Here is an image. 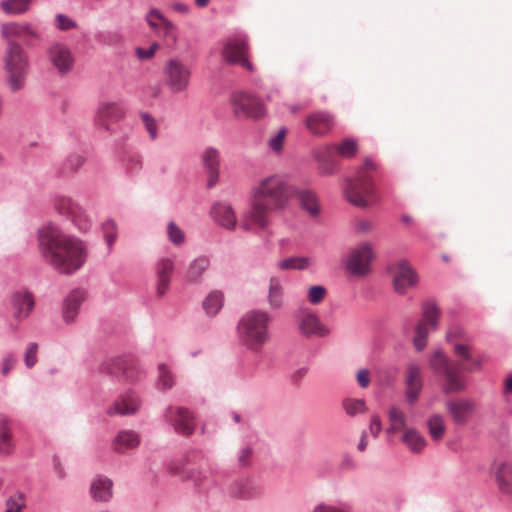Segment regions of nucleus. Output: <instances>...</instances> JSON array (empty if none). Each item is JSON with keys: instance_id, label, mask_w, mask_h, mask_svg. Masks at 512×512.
<instances>
[{"instance_id": "nucleus-1", "label": "nucleus", "mask_w": 512, "mask_h": 512, "mask_svg": "<svg viewBox=\"0 0 512 512\" xmlns=\"http://www.w3.org/2000/svg\"><path fill=\"white\" fill-rule=\"evenodd\" d=\"M38 247L43 260L58 273L71 275L86 262L88 249L84 241L48 223L38 229Z\"/></svg>"}, {"instance_id": "nucleus-2", "label": "nucleus", "mask_w": 512, "mask_h": 512, "mask_svg": "<svg viewBox=\"0 0 512 512\" xmlns=\"http://www.w3.org/2000/svg\"><path fill=\"white\" fill-rule=\"evenodd\" d=\"M293 187L278 174L263 178L252 188V199L242 216L240 227L245 231L265 230L269 226L271 212L288 206L293 197Z\"/></svg>"}, {"instance_id": "nucleus-3", "label": "nucleus", "mask_w": 512, "mask_h": 512, "mask_svg": "<svg viewBox=\"0 0 512 512\" xmlns=\"http://www.w3.org/2000/svg\"><path fill=\"white\" fill-rule=\"evenodd\" d=\"M484 356H479L465 365L461 361L450 360L442 349H436L429 360L430 368L438 378L441 390L444 394L460 393L467 387L466 377L463 372H474L480 370Z\"/></svg>"}, {"instance_id": "nucleus-4", "label": "nucleus", "mask_w": 512, "mask_h": 512, "mask_svg": "<svg viewBox=\"0 0 512 512\" xmlns=\"http://www.w3.org/2000/svg\"><path fill=\"white\" fill-rule=\"evenodd\" d=\"M3 82L11 94L22 91L27 84L30 74V58L25 49L18 42H9L3 56Z\"/></svg>"}, {"instance_id": "nucleus-5", "label": "nucleus", "mask_w": 512, "mask_h": 512, "mask_svg": "<svg viewBox=\"0 0 512 512\" xmlns=\"http://www.w3.org/2000/svg\"><path fill=\"white\" fill-rule=\"evenodd\" d=\"M269 324L268 312L258 309L246 312L237 325L240 343L250 351L259 352L270 340Z\"/></svg>"}, {"instance_id": "nucleus-6", "label": "nucleus", "mask_w": 512, "mask_h": 512, "mask_svg": "<svg viewBox=\"0 0 512 512\" xmlns=\"http://www.w3.org/2000/svg\"><path fill=\"white\" fill-rule=\"evenodd\" d=\"M376 169L372 159L367 157L364 164L357 171L353 179H349L344 188L346 199L358 207H366L372 204L374 199V184L372 172Z\"/></svg>"}, {"instance_id": "nucleus-7", "label": "nucleus", "mask_w": 512, "mask_h": 512, "mask_svg": "<svg viewBox=\"0 0 512 512\" xmlns=\"http://www.w3.org/2000/svg\"><path fill=\"white\" fill-rule=\"evenodd\" d=\"M54 210L65 219L71 221L73 226L81 233H87L93 226V219L87 211L69 196L56 194L52 198Z\"/></svg>"}, {"instance_id": "nucleus-8", "label": "nucleus", "mask_w": 512, "mask_h": 512, "mask_svg": "<svg viewBox=\"0 0 512 512\" xmlns=\"http://www.w3.org/2000/svg\"><path fill=\"white\" fill-rule=\"evenodd\" d=\"M102 373H106L119 382L133 381L140 373L135 360L128 355L107 357L99 367Z\"/></svg>"}, {"instance_id": "nucleus-9", "label": "nucleus", "mask_w": 512, "mask_h": 512, "mask_svg": "<svg viewBox=\"0 0 512 512\" xmlns=\"http://www.w3.org/2000/svg\"><path fill=\"white\" fill-rule=\"evenodd\" d=\"M247 51L248 36L241 30H236L223 42L222 56L226 62L240 64L249 71H253V66L246 57Z\"/></svg>"}, {"instance_id": "nucleus-10", "label": "nucleus", "mask_w": 512, "mask_h": 512, "mask_svg": "<svg viewBox=\"0 0 512 512\" xmlns=\"http://www.w3.org/2000/svg\"><path fill=\"white\" fill-rule=\"evenodd\" d=\"M374 257L373 245L367 241L361 242L349 251L345 260V268L353 276L365 277L371 271Z\"/></svg>"}, {"instance_id": "nucleus-11", "label": "nucleus", "mask_w": 512, "mask_h": 512, "mask_svg": "<svg viewBox=\"0 0 512 512\" xmlns=\"http://www.w3.org/2000/svg\"><path fill=\"white\" fill-rule=\"evenodd\" d=\"M166 86L172 93L186 91L190 84L191 69L180 58H170L163 68Z\"/></svg>"}, {"instance_id": "nucleus-12", "label": "nucleus", "mask_w": 512, "mask_h": 512, "mask_svg": "<svg viewBox=\"0 0 512 512\" xmlns=\"http://www.w3.org/2000/svg\"><path fill=\"white\" fill-rule=\"evenodd\" d=\"M223 494L231 500L251 501L263 495L261 485L251 477H238L228 482Z\"/></svg>"}, {"instance_id": "nucleus-13", "label": "nucleus", "mask_w": 512, "mask_h": 512, "mask_svg": "<svg viewBox=\"0 0 512 512\" xmlns=\"http://www.w3.org/2000/svg\"><path fill=\"white\" fill-rule=\"evenodd\" d=\"M230 102L233 113L236 118H260L265 113L262 101L251 94L243 92H234L231 95Z\"/></svg>"}, {"instance_id": "nucleus-14", "label": "nucleus", "mask_w": 512, "mask_h": 512, "mask_svg": "<svg viewBox=\"0 0 512 512\" xmlns=\"http://www.w3.org/2000/svg\"><path fill=\"white\" fill-rule=\"evenodd\" d=\"M163 418L178 434L190 436L195 430V416L185 407L168 406L164 410Z\"/></svg>"}, {"instance_id": "nucleus-15", "label": "nucleus", "mask_w": 512, "mask_h": 512, "mask_svg": "<svg viewBox=\"0 0 512 512\" xmlns=\"http://www.w3.org/2000/svg\"><path fill=\"white\" fill-rule=\"evenodd\" d=\"M1 37L5 40L7 46H9V42H17V39H22L26 46H31L32 40L40 41L42 39L41 33L28 22L3 24Z\"/></svg>"}, {"instance_id": "nucleus-16", "label": "nucleus", "mask_w": 512, "mask_h": 512, "mask_svg": "<svg viewBox=\"0 0 512 512\" xmlns=\"http://www.w3.org/2000/svg\"><path fill=\"white\" fill-rule=\"evenodd\" d=\"M389 271L393 274L394 289L399 294L405 293L407 289L418 282L415 270L406 260H400L398 263L390 265Z\"/></svg>"}, {"instance_id": "nucleus-17", "label": "nucleus", "mask_w": 512, "mask_h": 512, "mask_svg": "<svg viewBox=\"0 0 512 512\" xmlns=\"http://www.w3.org/2000/svg\"><path fill=\"white\" fill-rule=\"evenodd\" d=\"M50 63L61 75L69 73L74 64V58L69 48L63 43H54L47 50Z\"/></svg>"}, {"instance_id": "nucleus-18", "label": "nucleus", "mask_w": 512, "mask_h": 512, "mask_svg": "<svg viewBox=\"0 0 512 512\" xmlns=\"http://www.w3.org/2000/svg\"><path fill=\"white\" fill-rule=\"evenodd\" d=\"M298 328L305 337H325L330 334V329L323 325L318 315L311 310H303L298 319Z\"/></svg>"}, {"instance_id": "nucleus-19", "label": "nucleus", "mask_w": 512, "mask_h": 512, "mask_svg": "<svg viewBox=\"0 0 512 512\" xmlns=\"http://www.w3.org/2000/svg\"><path fill=\"white\" fill-rule=\"evenodd\" d=\"M423 389V380L421 370L418 365L410 363L406 369L405 378V400L410 406H414L418 401Z\"/></svg>"}, {"instance_id": "nucleus-20", "label": "nucleus", "mask_w": 512, "mask_h": 512, "mask_svg": "<svg viewBox=\"0 0 512 512\" xmlns=\"http://www.w3.org/2000/svg\"><path fill=\"white\" fill-rule=\"evenodd\" d=\"M140 406L141 400L139 395L129 389L117 397L113 406L107 410V414L109 416L116 414L123 416L133 415L139 410Z\"/></svg>"}, {"instance_id": "nucleus-21", "label": "nucleus", "mask_w": 512, "mask_h": 512, "mask_svg": "<svg viewBox=\"0 0 512 512\" xmlns=\"http://www.w3.org/2000/svg\"><path fill=\"white\" fill-rule=\"evenodd\" d=\"M167 470L172 475L192 481L195 487L199 489L202 488L204 480L206 479V474L197 468L190 467L185 458L171 461L167 465Z\"/></svg>"}, {"instance_id": "nucleus-22", "label": "nucleus", "mask_w": 512, "mask_h": 512, "mask_svg": "<svg viewBox=\"0 0 512 512\" xmlns=\"http://www.w3.org/2000/svg\"><path fill=\"white\" fill-rule=\"evenodd\" d=\"M201 160L208 175L207 188L211 189L219 181L220 152L214 147H207L202 153Z\"/></svg>"}, {"instance_id": "nucleus-23", "label": "nucleus", "mask_w": 512, "mask_h": 512, "mask_svg": "<svg viewBox=\"0 0 512 512\" xmlns=\"http://www.w3.org/2000/svg\"><path fill=\"white\" fill-rule=\"evenodd\" d=\"M312 154L314 159L319 163L318 171L320 175H333L337 171L333 144L316 148L313 150Z\"/></svg>"}, {"instance_id": "nucleus-24", "label": "nucleus", "mask_w": 512, "mask_h": 512, "mask_svg": "<svg viewBox=\"0 0 512 512\" xmlns=\"http://www.w3.org/2000/svg\"><path fill=\"white\" fill-rule=\"evenodd\" d=\"M124 116V109L116 102H103L99 105L96 123L105 130H110V123L117 122Z\"/></svg>"}, {"instance_id": "nucleus-25", "label": "nucleus", "mask_w": 512, "mask_h": 512, "mask_svg": "<svg viewBox=\"0 0 512 512\" xmlns=\"http://www.w3.org/2000/svg\"><path fill=\"white\" fill-rule=\"evenodd\" d=\"M293 197L297 198L300 208L307 212L310 217L316 218L319 216L320 204L315 191L294 186Z\"/></svg>"}, {"instance_id": "nucleus-26", "label": "nucleus", "mask_w": 512, "mask_h": 512, "mask_svg": "<svg viewBox=\"0 0 512 512\" xmlns=\"http://www.w3.org/2000/svg\"><path fill=\"white\" fill-rule=\"evenodd\" d=\"M85 298L86 291L80 288L73 289L65 297L62 309L63 320L65 323L70 324L74 322Z\"/></svg>"}, {"instance_id": "nucleus-27", "label": "nucleus", "mask_w": 512, "mask_h": 512, "mask_svg": "<svg viewBox=\"0 0 512 512\" xmlns=\"http://www.w3.org/2000/svg\"><path fill=\"white\" fill-rule=\"evenodd\" d=\"M446 408L452 420L457 425H464L472 415L475 406L471 400H450L446 402Z\"/></svg>"}, {"instance_id": "nucleus-28", "label": "nucleus", "mask_w": 512, "mask_h": 512, "mask_svg": "<svg viewBox=\"0 0 512 512\" xmlns=\"http://www.w3.org/2000/svg\"><path fill=\"white\" fill-rule=\"evenodd\" d=\"M10 303L14 310V317L18 319L28 317L35 305L33 295L27 290L14 292Z\"/></svg>"}, {"instance_id": "nucleus-29", "label": "nucleus", "mask_w": 512, "mask_h": 512, "mask_svg": "<svg viewBox=\"0 0 512 512\" xmlns=\"http://www.w3.org/2000/svg\"><path fill=\"white\" fill-rule=\"evenodd\" d=\"M334 125V117L326 111H319L309 115L306 119L307 129L315 135H324Z\"/></svg>"}, {"instance_id": "nucleus-30", "label": "nucleus", "mask_w": 512, "mask_h": 512, "mask_svg": "<svg viewBox=\"0 0 512 512\" xmlns=\"http://www.w3.org/2000/svg\"><path fill=\"white\" fill-rule=\"evenodd\" d=\"M90 493L96 502H109L113 497V482L110 478L98 475L90 484Z\"/></svg>"}, {"instance_id": "nucleus-31", "label": "nucleus", "mask_w": 512, "mask_h": 512, "mask_svg": "<svg viewBox=\"0 0 512 512\" xmlns=\"http://www.w3.org/2000/svg\"><path fill=\"white\" fill-rule=\"evenodd\" d=\"M213 219L221 226L234 230L236 227V216L230 204L217 202L211 208Z\"/></svg>"}, {"instance_id": "nucleus-32", "label": "nucleus", "mask_w": 512, "mask_h": 512, "mask_svg": "<svg viewBox=\"0 0 512 512\" xmlns=\"http://www.w3.org/2000/svg\"><path fill=\"white\" fill-rule=\"evenodd\" d=\"M140 444V435L134 430H121L117 433L112 442V448L118 453L134 449Z\"/></svg>"}, {"instance_id": "nucleus-33", "label": "nucleus", "mask_w": 512, "mask_h": 512, "mask_svg": "<svg viewBox=\"0 0 512 512\" xmlns=\"http://www.w3.org/2000/svg\"><path fill=\"white\" fill-rule=\"evenodd\" d=\"M495 480L501 493L512 495V464L500 463L495 471Z\"/></svg>"}, {"instance_id": "nucleus-34", "label": "nucleus", "mask_w": 512, "mask_h": 512, "mask_svg": "<svg viewBox=\"0 0 512 512\" xmlns=\"http://www.w3.org/2000/svg\"><path fill=\"white\" fill-rule=\"evenodd\" d=\"M210 266V258L206 255H201L197 258H195L188 266L187 272H186V278L190 282H197L199 281L204 272L209 268Z\"/></svg>"}, {"instance_id": "nucleus-35", "label": "nucleus", "mask_w": 512, "mask_h": 512, "mask_svg": "<svg viewBox=\"0 0 512 512\" xmlns=\"http://www.w3.org/2000/svg\"><path fill=\"white\" fill-rule=\"evenodd\" d=\"M85 162L80 154H71L63 162L57 166V174L59 176H68L76 172Z\"/></svg>"}, {"instance_id": "nucleus-36", "label": "nucleus", "mask_w": 512, "mask_h": 512, "mask_svg": "<svg viewBox=\"0 0 512 512\" xmlns=\"http://www.w3.org/2000/svg\"><path fill=\"white\" fill-rule=\"evenodd\" d=\"M32 4V0H1L0 8L6 15H21L26 13Z\"/></svg>"}, {"instance_id": "nucleus-37", "label": "nucleus", "mask_w": 512, "mask_h": 512, "mask_svg": "<svg viewBox=\"0 0 512 512\" xmlns=\"http://www.w3.org/2000/svg\"><path fill=\"white\" fill-rule=\"evenodd\" d=\"M223 303V293L220 291H212L205 297L202 306L207 315L215 316L223 307Z\"/></svg>"}, {"instance_id": "nucleus-38", "label": "nucleus", "mask_w": 512, "mask_h": 512, "mask_svg": "<svg viewBox=\"0 0 512 512\" xmlns=\"http://www.w3.org/2000/svg\"><path fill=\"white\" fill-rule=\"evenodd\" d=\"M422 315L424 318L423 321L426 322L432 330H436L438 328L440 309L435 300L430 299L423 303Z\"/></svg>"}, {"instance_id": "nucleus-39", "label": "nucleus", "mask_w": 512, "mask_h": 512, "mask_svg": "<svg viewBox=\"0 0 512 512\" xmlns=\"http://www.w3.org/2000/svg\"><path fill=\"white\" fill-rule=\"evenodd\" d=\"M283 288L276 278H271L268 290V303L273 310L280 309L283 305Z\"/></svg>"}, {"instance_id": "nucleus-40", "label": "nucleus", "mask_w": 512, "mask_h": 512, "mask_svg": "<svg viewBox=\"0 0 512 512\" xmlns=\"http://www.w3.org/2000/svg\"><path fill=\"white\" fill-rule=\"evenodd\" d=\"M402 440L413 453L421 452L426 446L425 438L416 429L407 430Z\"/></svg>"}, {"instance_id": "nucleus-41", "label": "nucleus", "mask_w": 512, "mask_h": 512, "mask_svg": "<svg viewBox=\"0 0 512 512\" xmlns=\"http://www.w3.org/2000/svg\"><path fill=\"white\" fill-rule=\"evenodd\" d=\"M11 450L9 420L6 416L0 415V452L8 454Z\"/></svg>"}, {"instance_id": "nucleus-42", "label": "nucleus", "mask_w": 512, "mask_h": 512, "mask_svg": "<svg viewBox=\"0 0 512 512\" xmlns=\"http://www.w3.org/2000/svg\"><path fill=\"white\" fill-rule=\"evenodd\" d=\"M310 264V258L292 256L282 259L278 262V268L281 270H305Z\"/></svg>"}, {"instance_id": "nucleus-43", "label": "nucleus", "mask_w": 512, "mask_h": 512, "mask_svg": "<svg viewBox=\"0 0 512 512\" xmlns=\"http://www.w3.org/2000/svg\"><path fill=\"white\" fill-rule=\"evenodd\" d=\"M427 427L434 441L440 440L445 433L443 417L439 414H434L427 420Z\"/></svg>"}, {"instance_id": "nucleus-44", "label": "nucleus", "mask_w": 512, "mask_h": 512, "mask_svg": "<svg viewBox=\"0 0 512 512\" xmlns=\"http://www.w3.org/2000/svg\"><path fill=\"white\" fill-rule=\"evenodd\" d=\"M333 145L334 151H336L339 156L343 158L350 159L354 157L358 152V144L356 140L351 138L344 139L341 143Z\"/></svg>"}, {"instance_id": "nucleus-45", "label": "nucleus", "mask_w": 512, "mask_h": 512, "mask_svg": "<svg viewBox=\"0 0 512 512\" xmlns=\"http://www.w3.org/2000/svg\"><path fill=\"white\" fill-rule=\"evenodd\" d=\"M415 336L413 338V344L417 351H422L427 345V338L429 334L428 325L424 321H420L416 325Z\"/></svg>"}, {"instance_id": "nucleus-46", "label": "nucleus", "mask_w": 512, "mask_h": 512, "mask_svg": "<svg viewBox=\"0 0 512 512\" xmlns=\"http://www.w3.org/2000/svg\"><path fill=\"white\" fill-rule=\"evenodd\" d=\"M174 385V375L165 364L158 366V387L162 390L171 389Z\"/></svg>"}, {"instance_id": "nucleus-47", "label": "nucleus", "mask_w": 512, "mask_h": 512, "mask_svg": "<svg viewBox=\"0 0 512 512\" xmlns=\"http://www.w3.org/2000/svg\"><path fill=\"white\" fill-rule=\"evenodd\" d=\"M342 406L346 414L351 417L364 413L367 409L364 399L347 398L343 400Z\"/></svg>"}, {"instance_id": "nucleus-48", "label": "nucleus", "mask_w": 512, "mask_h": 512, "mask_svg": "<svg viewBox=\"0 0 512 512\" xmlns=\"http://www.w3.org/2000/svg\"><path fill=\"white\" fill-rule=\"evenodd\" d=\"M388 416L391 424V427L388 429V432L400 430L405 427L406 417L404 413L397 407L391 406L389 408Z\"/></svg>"}, {"instance_id": "nucleus-49", "label": "nucleus", "mask_w": 512, "mask_h": 512, "mask_svg": "<svg viewBox=\"0 0 512 512\" xmlns=\"http://www.w3.org/2000/svg\"><path fill=\"white\" fill-rule=\"evenodd\" d=\"M102 232L104 240L108 246V250L112 249V246L117 238V226L113 219H108L102 224Z\"/></svg>"}, {"instance_id": "nucleus-50", "label": "nucleus", "mask_w": 512, "mask_h": 512, "mask_svg": "<svg viewBox=\"0 0 512 512\" xmlns=\"http://www.w3.org/2000/svg\"><path fill=\"white\" fill-rule=\"evenodd\" d=\"M159 34L162 35L168 45H175L178 41V28L170 20L165 21Z\"/></svg>"}, {"instance_id": "nucleus-51", "label": "nucleus", "mask_w": 512, "mask_h": 512, "mask_svg": "<svg viewBox=\"0 0 512 512\" xmlns=\"http://www.w3.org/2000/svg\"><path fill=\"white\" fill-rule=\"evenodd\" d=\"M167 235L171 243L179 246L185 241V234L182 229L175 224L174 221H170L167 225Z\"/></svg>"}, {"instance_id": "nucleus-52", "label": "nucleus", "mask_w": 512, "mask_h": 512, "mask_svg": "<svg viewBox=\"0 0 512 512\" xmlns=\"http://www.w3.org/2000/svg\"><path fill=\"white\" fill-rule=\"evenodd\" d=\"M140 118L143 122L144 128L149 134L150 139L156 140L158 137V126L155 118L147 112H141Z\"/></svg>"}, {"instance_id": "nucleus-53", "label": "nucleus", "mask_w": 512, "mask_h": 512, "mask_svg": "<svg viewBox=\"0 0 512 512\" xmlns=\"http://www.w3.org/2000/svg\"><path fill=\"white\" fill-rule=\"evenodd\" d=\"M253 448L245 445L237 453V463L241 468L249 467L252 464Z\"/></svg>"}, {"instance_id": "nucleus-54", "label": "nucleus", "mask_w": 512, "mask_h": 512, "mask_svg": "<svg viewBox=\"0 0 512 512\" xmlns=\"http://www.w3.org/2000/svg\"><path fill=\"white\" fill-rule=\"evenodd\" d=\"M25 506V501L21 493L10 496L6 500V508L4 512H21Z\"/></svg>"}, {"instance_id": "nucleus-55", "label": "nucleus", "mask_w": 512, "mask_h": 512, "mask_svg": "<svg viewBox=\"0 0 512 512\" xmlns=\"http://www.w3.org/2000/svg\"><path fill=\"white\" fill-rule=\"evenodd\" d=\"M38 344L36 342L28 343L24 352V362L27 368H32L37 363Z\"/></svg>"}, {"instance_id": "nucleus-56", "label": "nucleus", "mask_w": 512, "mask_h": 512, "mask_svg": "<svg viewBox=\"0 0 512 512\" xmlns=\"http://www.w3.org/2000/svg\"><path fill=\"white\" fill-rule=\"evenodd\" d=\"M55 27L61 31H68L77 27V23L65 14L58 13L55 17Z\"/></svg>"}, {"instance_id": "nucleus-57", "label": "nucleus", "mask_w": 512, "mask_h": 512, "mask_svg": "<svg viewBox=\"0 0 512 512\" xmlns=\"http://www.w3.org/2000/svg\"><path fill=\"white\" fill-rule=\"evenodd\" d=\"M18 362L17 356L13 352H7L3 356L1 373L3 376H7L10 371L15 367Z\"/></svg>"}, {"instance_id": "nucleus-58", "label": "nucleus", "mask_w": 512, "mask_h": 512, "mask_svg": "<svg viewBox=\"0 0 512 512\" xmlns=\"http://www.w3.org/2000/svg\"><path fill=\"white\" fill-rule=\"evenodd\" d=\"M326 294V288L322 285L311 286L308 290V299L312 304L320 303Z\"/></svg>"}, {"instance_id": "nucleus-59", "label": "nucleus", "mask_w": 512, "mask_h": 512, "mask_svg": "<svg viewBox=\"0 0 512 512\" xmlns=\"http://www.w3.org/2000/svg\"><path fill=\"white\" fill-rule=\"evenodd\" d=\"M174 269V261L171 258H162L157 263V276H169Z\"/></svg>"}, {"instance_id": "nucleus-60", "label": "nucleus", "mask_w": 512, "mask_h": 512, "mask_svg": "<svg viewBox=\"0 0 512 512\" xmlns=\"http://www.w3.org/2000/svg\"><path fill=\"white\" fill-rule=\"evenodd\" d=\"M126 170L129 174H134L140 170L142 162L137 154H129L125 160Z\"/></svg>"}, {"instance_id": "nucleus-61", "label": "nucleus", "mask_w": 512, "mask_h": 512, "mask_svg": "<svg viewBox=\"0 0 512 512\" xmlns=\"http://www.w3.org/2000/svg\"><path fill=\"white\" fill-rule=\"evenodd\" d=\"M454 353L460 358L459 361H471L470 346L467 344L455 343L453 346Z\"/></svg>"}, {"instance_id": "nucleus-62", "label": "nucleus", "mask_w": 512, "mask_h": 512, "mask_svg": "<svg viewBox=\"0 0 512 512\" xmlns=\"http://www.w3.org/2000/svg\"><path fill=\"white\" fill-rule=\"evenodd\" d=\"M454 353L460 358L459 361H471L470 346L467 344L455 343L453 346Z\"/></svg>"}, {"instance_id": "nucleus-63", "label": "nucleus", "mask_w": 512, "mask_h": 512, "mask_svg": "<svg viewBox=\"0 0 512 512\" xmlns=\"http://www.w3.org/2000/svg\"><path fill=\"white\" fill-rule=\"evenodd\" d=\"M454 353L460 358L459 361H471L470 346L467 344L455 343L453 346Z\"/></svg>"}, {"instance_id": "nucleus-64", "label": "nucleus", "mask_w": 512, "mask_h": 512, "mask_svg": "<svg viewBox=\"0 0 512 512\" xmlns=\"http://www.w3.org/2000/svg\"><path fill=\"white\" fill-rule=\"evenodd\" d=\"M286 128L285 127H282L276 135H274L270 140H269V147L275 151V152H280L281 149H282V144H283V138L285 136V133H286Z\"/></svg>"}]
</instances>
